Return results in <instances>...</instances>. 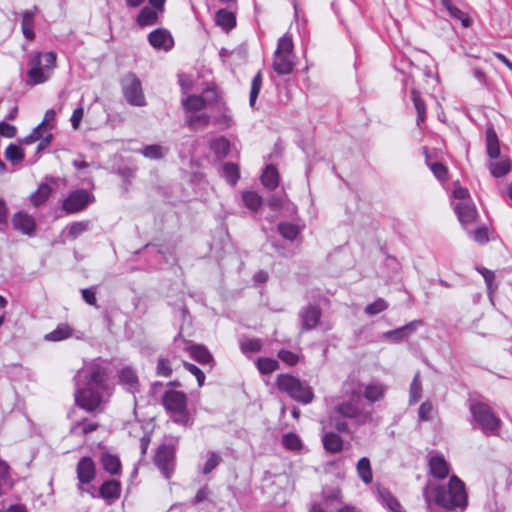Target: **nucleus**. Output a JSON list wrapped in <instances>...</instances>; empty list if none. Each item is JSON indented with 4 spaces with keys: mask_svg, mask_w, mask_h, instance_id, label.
Instances as JSON below:
<instances>
[{
    "mask_svg": "<svg viewBox=\"0 0 512 512\" xmlns=\"http://www.w3.org/2000/svg\"><path fill=\"white\" fill-rule=\"evenodd\" d=\"M453 209L465 230L477 225L479 215L472 201L456 202L453 204Z\"/></svg>",
    "mask_w": 512,
    "mask_h": 512,
    "instance_id": "9d476101",
    "label": "nucleus"
},
{
    "mask_svg": "<svg viewBox=\"0 0 512 512\" xmlns=\"http://www.w3.org/2000/svg\"><path fill=\"white\" fill-rule=\"evenodd\" d=\"M56 116V112L53 109H49L45 112L43 121L37 126L41 127V131L45 134L51 133L52 125L51 122L54 121Z\"/></svg>",
    "mask_w": 512,
    "mask_h": 512,
    "instance_id": "bf43d9fd",
    "label": "nucleus"
},
{
    "mask_svg": "<svg viewBox=\"0 0 512 512\" xmlns=\"http://www.w3.org/2000/svg\"><path fill=\"white\" fill-rule=\"evenodd\" d=\"M256 365L262 374H270L279 368L278 361L268 357L258 358Z\"/></svg>",
    "mask_w": 512,
    "mask_h": 512,
    "instance_id": "a19ab883",
    "label": "nucleus"
},
{
    "mask_svg": "<svg viewBox=\"0 0 512 512\" xmlns=\"http://www.w3.org/2000/svg\"><path fill=\"white\" fill-rule=\"evenodd\" d=\"M215 23L227 32L235 27L236 17L233 12L226 9H220L215 14Z\"/></svg>",
    "mask_w": 512,
    "mask_h": 512,
    "instance_id": "5701e85b",
    "label": "nucleus"
},
{
    "mask_svg": "<svg viewBox=\"0 0 512 512\" xmlns=\"http://www.w3.org/2000/svg\"><path fill=\"white\" fill-rule=\"evenodd\" d=\"M119 381L131 393H134L137 390L138 377L135 371L131 368L126 367L119 372Z\"/></svg>",
    "mask_w": 512,
    "mask_h": 512,
    "instance_id": "393cba45",
    "label": "nucleus"
},
{
    "mask_svg": "<svg viewBox=\"0 0 512 512\" xmlns=\"http://www.w3.org/2000/svg\"><path fill=\"white\" fill-rule=\"evenodd\" d=\"M278 358L289 366H295L299 361V355L286 349L278 352Z\"/></svg>",
    "mask_w": 512,
    "mask_h": 512,
    "instance_id": "6e6d98bb",
    "label": "nucleus"
},
{
    "mask_svg": "<svg viewBox=\"0 0 512 512\" xmlns=\"http://www.w3.org/2000/svg\"><path fill=\"white\" fill-rule=\"evenodd\" d=\"M121 495V483L111 479L104 481L99 488V496L108 504L114 503Z\"/></svg>",
    "mask_w": 512,
    "mask_h": 512,
    "instance_id": "2eb2a0df",
    "label": "nucleus"
},
{
    "mask_svg": "<svg viewBox=\"0 0 512 512\" xmlns=\"http://www.w3.org/2000/svg\"><path fill=\"white\" fill-rule=\"evenodd\" d=\"M488 167L491 174L499 178L505 176L510 171L511 165L508 159H501L496 162H490Z\"/></svg>",
    "mask_w": 512,
    "mask_h": 512,
    "instance_id": "f704fd0d",
    "label": "nucleus"
},
{
    "mask_svg": "<svg viewBox=\"0 0 512 512\" xmlns=\"http://www.w3.org/2000/svg\"><path fill=\"white\" fill-rule=\"evenodd\" d=\"M486 151L491 159H497L500 156L499 140L492 127L486 130Z\"/></svg>",
    "mask_w": 512,
    "mask_h": 512,
    "instance_id": "b1692460",
    "label": "nucleus"
},
{
    "mask_svg": "<svg viewBox=\"0 0 512 512\" xmlns=\"http://www.w3.org/2000/svg\"><path fill=\"white\" fill-rule=\"evenodd\" d=\"M283 446L292 451H298L302 447L300 438L294 433H287L282 436Z\"/></svg>",
    "mask_w": 512,
    "mask_h": 512,
    "instance_id": "8fccbe9b",
    "label": "nucleus"
},
{
    "mask_svg": "<svg viewBox=\"0 0 512 512\" xmlns=\"http://www.w3.org/2000/svg\"><path fill=\"white\" fill-rule=\"evenodd\" d=\"M261 182L269 190L275 189L279 184V174L277 169L272 165H267L261 175Z\"/></svg>",
    "mask_w": 512,
    "mask_h": 512,
    "instance_id": "c756f323",
    "label": "nucleus"
},
{
    "mask_svg": "<svg viewBox=\"0 0 512 512\" xmlns=\"http://www.w3.org/2000/svg\"><path fill=\"white\" fill-rule=\"evenodd\" d=\"M245 206L251 211H257L262 206V197L254 191H246L242 194Z\"/></svg>",
    "mask_w": 512,
    "mask_h": 512,
    "instance_id": "e433bc0d",
    "label": "nucleus"
},
{
    "mask_svg": "<svg viewBox=\"0 0 512 512\" xmlns=\"http://www.w3.org/2000/svg\"><path fill=\"white\" fill-rule=\"evenodd\" d=\"M422 324L421 320H414L398 329L391 330L385 332L383 335L385 338L391 339L395 342H398L407 336H409L412 332H414L420 325Z\"/></svg>",
    "mask_w": 512,
    "mask_h": 512,
    "instance_id": "f3484780",
    "label": "nucleus"
},
{
    "mask_svg": "<svg viewBox=\"0 0 512 512\" xmlns=\"http://www.w3.org/2000/svg\"><path fill=\"white\" fill-rule=\"evenodd\" d=\"M189 355L198 363L205 365L213 362V357L206 347L202 345H192L187 348Z\"/></svg>",
    "mask_w": 512,
    "mask_h": 512,
    "instance_id": "bb28decb",
    "label": "nucleus"
},
{
    "mask_svg": "<svg viewBox=\"0 0 512 512\" xmlns=\"http://www.w3.org/2000/svg\"><path fill=\"white\" fill-rule=\"evenodd\" d=\"M429 167L437 179H439V180L447 179L448 170L445 165H443L442 163L435 162V163L429 164Z\"/></svg>",
    "mask_w": 512,
    "mask_h": 512,
    "instance_id": "e2e57ef3",
    "label": "nucleus"
},
{
    "mask_svg": "<svg viewBox=\"0 0 512 512\" xmlns=\"http://www.w3.org/2000/svg\"><path fill=\"white\" fill-rule=\"evenodd\" d=\"M162 404L174 422L188 425L190 418L187 411V396L176 390H168L162 397Z\"/></svg>",
    "mask_w": 512,
    "mask_h": 512,
    "instance_id": "6e6552de",
    "label": "nucleus"
},
{
    "mask_svg": "<svg viewBox=\"0 0 512 512\" xmlns=\"http://www.w3.org/2000/svg\"><path fill=\"white\" fill-rule=\"evenodd\" d=\"M386 392L385 385L379 382H372L363 388L362 394L367 401L373 403L381 400Z\"/></svg>",
    "mask_w": 512,
    "mask_h": 512,
    "instance_id": "4be33fe9",
    "label": "nucleus"
},
{
    "mask_svg": "<svg viewBox=\"0 0 512 512\" xmlns=\"http://www.w3.org/2000/svg\"><path fill=\"white\" fill-rule=\"evenodd\" d=\"M427 508L432 504L453 510L467 506V494L464 483L456 476H451L447 486L427 485L423 492Z\"/></svg>",
    "mask_w": 512,
    "mask_h": 512,
    "instance_id": "7ed1b4c3",
    "label": "nucleus"
},
{
    "mask_svg": "<svg viewBox=\"0 0 512 512\" xmlns=\"http://www.w3.org/2000/svg\"><path fill=\"white\" fill-rule=\"evenodd\" d=\"M470 237L479 244H484L489 241L488 230L485 226L477 227L475 230L470 228L466 230Z\"/></svg>",
    "mask_w": 512,
    "mask_h": 512,
    "instance_id": "603ef678",
    "label": "nucleus"
},
{
    "mask_svg": "<svg viewBox=\"0 0 512 512\" xmlns=\"http://www.w3.org/2000/svg\"><path fill=\"white\" fill-rule=\"evenodd\" d=\"M363 385L359 380L350 378L343 383L342 401L335 408L343 418L349 419L351 424L359 427L372 421V411L361 406Z\"/></svg>",
    "mask_w": 512,
    "mask_h": 512,
    "instance_id": "f03ea898",
    "label": "nucleus"
},
{
    "mask_svg": "<svg viewBox=\"0 0 512 512\" xmlns=\"http://www.w3.org/2000/svg\"><path fill=\"white\" fill-rule=\"evenodd\" d=\"M93 201V195L84 189H79L68 195L62 207L67 213L72 214L84 210Z\"/></svg>",
    "mask_w": 512,
    "mask_h": 512,
    "instance_id": "9b49d317",
    "label": "nucleus"
},
{
    "mask_svg": "<svg viewBox=\"0 0 512 512\" xmlns=\"http://www.w3.org/2000/svg\"><path fill=\"white\" fill-rule=\"evenodd\" d=\"M182 104L185 110L192 112L199 111L206 107L205 99H203L201 95H190L182 101Z\"/></svg>",
    "mask_w": 512,
    "mask_h": 512,
    "instance_id": "4c0bfd02",
    "label": "nucleus"
},
{
    "mask_svg": "<svg viewBox=\"0 0 512 512\" xmlns=\"http://www.w3.org/2000/svg\"><path fill=\"white\" fill-rule=\"evenodd\" d=\"M422 395V384L419 373H416L410 385V404L419 401Z\"/></svg>",
    "mask_w": 512,
    "mask_h": 512,
    "instance_id": "09e8293b",
    "label": "nucleus"
},
{
    "mask_svg": "<svg viewBox=\"0 0 512 512\" xmlns=\"http://www.w3.org/2000/svg\"><path fill=\"white\" fill-rule=\"evenodd\" d=\"M429 468L432 476L438 479H444L449 473V465L441 456L430 458Z\"/></svg>",
    "mask_w": 512,
    "mask_h": 512,
    "instance_id": "412c9836",
    "label": "nucleus"
},
{
    "mask_svg": "<svg viewBox=\"0 0 512 512\" xmlns=\"http://www.w3.org/2000/svg\"><path fill=\"white\" fill-rule=\"evenodd\" d=\"M278 231L285 239L293 241L300 233V227L289 222H281Z\"/></svg>",
    "mask_w": 512,
    "mask_h": 512,
    "instance_id": "58836bf2",
    "label": "nucleus"
},
{
    "mask_svg": "<svg viewBox=\"0 0 512 512\" xmlns=\"http://www.w3.org/2000/svg\"><path fill=\"white\" fill-rule=\"evenodd\" d=\"M30 68L27 72L28 83L37 85L46 82L56 66V53L49 51L36 53L29 62Z\"/></svg>",
    "mask_w": 512,
    "mask_h": 512,
    "instance_id": "39448f33",
    "label": "nucleus"
},
{
    "mask_svg": "<svg viewBox=\"0 0 512 512\" xmlns=\"http://www.w3.org/2000/svg\"><path fill=\"white\" fill-rule=\"evenodd\" d=\"M262 82H263V78H262V72L259 71L252 79V83H251V90H250V97H249V104L250 106L253 108L255 103H256V100H257V97L261 91V88H262Z\"/></svg>",
    "mask_w": 512,
    "mask_h": 512,
    "instance_id": "c03bdc74",
    "label": "nucleus"
},
{
    "mask_svg": "<svg viewBox=\"0 0 512 512\" xmlns=\"http://www.w3.org/2000/svg\"><path fill=\"white\" fill-rule=\"evenodd\" d=\"M76 473L79 481V490L82 491V485L89 484L96 476V466L92 458L88 456L80 458L76 466Z\"/></svg>",
    "mask_w": 512,
    "mask_h": 512,
    "instance_id": "f8f14e48",
    "label": "nucleus"
},
{
    "mask_svg": "<svg viewBox=\"0 0 512 512\" xmlns=\"http://www.w3.org/2000/svg\"><path fill=\"white\" fill-rule=\"evenodd\" d=\"M149 43L156 49L169 50L173 46V39L165 29H156L148 36Z\"/></svg>",
    "mask_w": 512,
    "mask_h": 512,
    "instance_id": "dca6fc26",
    "label": "nucleus"
},
{
    "mask_svg": "<svg viewBox=\"0 0 512 512\" xmlns=\"http://www.w3.org/2000/svg\"><path fill=\"white\" fill-rule=\"evenodd\" d=\"M411 99L413 101L414 107L417 111V125L420 126L421 122L425 120L426 117V106L425 102L422 99L420 93L413 89L411 91Z\"/></svg>",
    "mask_w": 512,
    "mask_h": 512,
    "instance_id": "72a5a7b5",
    "label": "nucleus"
},
{
    "mask_svg": "<svg viewBox=\"0 0 512 512\" xmlns=\"http://www.w3.org/2000/svg\"><path fill=\"white\" fill-rule=\"evenodd\" d=\"M294 44L289 33L284 34L277 44L272 58V69L278 75H289L295 67Z\"/></svg>",
    "mask_w": 512,
    "mask_h": 512,
    "instance_id": "20e7f679",
    "label": "nucleus"
},
{
    "mask_svg": "<svg viewBox=\"0 0 512 512\" xmlns=\"http://www.w3.org/2000/svg\"><path fill=\"white\" fill-rule=\"evenodd\" d=\"M469 410L474 426L480 428L486 435H497L502 421L488 404L479 401L472 402Z\"/></svg>",
    "mask_w": 512,
    "mask_h": 512,
    "instance_id": "423d86ee",
    "label": "nucleus"
},
{
    "mask_svg": "<svg viewBox=\"0 0 512 512\" xmlns=\"http://www.w3.org/2000/svg\"><path fill=\"white\" fill-rule=\"evenodd\" d=\"M387 308H388V303L384 299L379 298L376 301H374L373 303L367 305L365 308V312L368 315H376V314L386 310Z\"/></svg>",
    "mask_w": 512,
    "mask_h": 512,
    "instance_id": "4d7b16f0",
    "label": "nucleus"
},
{
    "mask_svg": "<svg viewBox=\"0 0 512 512\" xmlns=\"http://www.w3.org/2000/svg\"><path fill=\"white\" fill-rule=\"evenodd\" d=\"M13 225L15 229L22 231L24 234H30L35 228V221L33 217L26 213H16L13 216Z\"/></svg>",
    "mask_w": 512,
    "mask_h": 512,
    "instance_id": "aec40b11",
    "label": "nucleus"
},
{
    "mask_svg": "<svg viewBox=\"0 0 512 512\" xmlns=\"http://www.w3.org/2000/svg\"><path fill=\"white\" fill-rule=\"evenodd\" d=\"M240 348L244 354L256 353L261 351L262 341L257 338L244 339L241 341Z\"/></svg>",
    "mask_w": 512,
    "mask_h": 512,
    "instance_id": "de8ad7c7",
    "label": "nucleus"
},
{
    "mask_svg": "<svg viewBox=\"0 0 512 512\" xmlns=\"http://www.w3.org/2000/svg\"><path fill=\"white\" fill-rule=\"evenodd\" d=\"M75 403L87 412H94L105 404L112 394L107 372L100 361L86 363L75 375Z\"/></svg>",
    "mask_w": 512,
    "mask_h": 512,
    "instance_id": "f257e3e1",
    "label": "nucleus"
},
{
    "mask_svg": "<svg viewBox=\"0 0 512 512\" xmlns=\"http://www.w3.org/2000/svg\"><path fill=\"white\" fill-rule=\"evenodd\" d=\"M441 4L449 12L451 17L458 19L461 22L464 28H468L471 26L472 21L470 17L462 10H460L458 7L453 5L451 0H441Z\"/></svg>",
    "mask_w": 512,
    "mask_h": 512,
    "instance_id": "a878e982",
    "label": "nucleus"
},
{
    "mask_svg": "<svg viewBox=\"0 0 512 512\" xmlns=\"http://www.w3.org/2000/svg\"><path fill=\"white\" fill-rule=\"evenodd\" d=\"M5 157L12 163H18L24 158V153L20 146L10 144L5 150Z\"/></svg>",
    "mask_w": 512,
    "mask_h": 512,
    "instance_id": "3c124183",
    "label": "nucleus"
},
{
    "mask_svg": "<svg viewBox=\"0 0 512 512\" xmlns=\"http://www.w3.org/2000/svg\"><path fill=\"white\" fill-rule=\"evenodd\" d=\"M301 326L303 330L316 328L321 317V309L315 305H308L300 312Z\"/></svg>",
    "mask_w": 512,
    "mask_h": 512,
    "instance_id": "4468645a",
    "label": "nucleus"
},
{
    "mask_svg": "<svg viewBox=\"0 0 512 512\" xmlns=\"http://www.w3.org/2000/svg\"><path fill=\"white\" fill-rule=\"evenodd\" d=\"M184 367L196 377L199 386L204 384L205 375L196 365L184 362Z\"/></svg>",
    "mask_w": 512,
    "mask_h": 512,
    "instance_id": "338daca9",
    "label": "nucleus"
},
{
    "mask_svg": "<svg viewBox=\"0 0 512 512\" xmlns=\"http://www.w3.org/2000/svg\"><path fill=\"white\" fill-rule=\"evenodd\" d=\"M21 16V30L24 37L28 40H33L35 38V34L33 31L34 27V12L33 11H23L20 14Z\"/></svg>",
    "mask_w": 512,
    "mask_h": 512,
    "instance_id": "c85d7f7f",
    "label": "nucleus"
},
{
    "mask_svg": "<svg viewBox=\"0 0 512 512\" xmlns=\"http://www.w3.org/2000/svg\"><path fill=\"white\" fill-rule=\"evenodd\" d=\"M51 192H52V188L48 184L42 183L38 187L36 192H34L31 195L32 204L36 207L42 205L48 199Z\"/></svg>",
    "mask_w": 512,
    "mask_h": 512,
    "instance_id": "c9c22d12",
    "label": "nucleus"
},
{
    "mask_svg": "<svg viewBox=\"0 0 512 512\" xmlns=\"http://www.w3.org/2000/svg\"><path fill=\"white\" fill-rule=\"evenodd\" d=\"M382 503L392 512H404L398 500L387 490L379 492Z\"/></svg>",
    "mask_w": 512,
    "mask_h": 512,
    "instance_id": "37998d69",
    "label": "nucleus"
},
{
    "mask_svg": "<svg viewBox=\"0 0 512 512\" xmlns=\"http://www.w3.org/2000/svg\"><path fill=\"white\" fill-rule=\"evenodd\" d=\"M83 115L84 109L82 105L73 111L72 116L70 118L73 129L77 130L79 128Z\"/></svg>",
    "mask_w": 512,
    "mask_h": 512,
    "instance_id": "774afa93",
    "label": "nucleus"
},
{
    "mask_svg": "<svg viewBox=\"0 0 512 512\" xmlns=\"http://www.w3.org/2000/svg\"><path fill=\"white\" fill-rule=\"evenodd\" d=\"M52 134L47 133L45 134L43 131H41V127H36L30 135L24 138L23 142L25 144H31L36 141H40L37 145V151H41L45 149L51 142Z\"/></svg>",
    "mask_w": 512,
    "mask_h": 512,
    "instance_id": "6ab92c4d",
    "label": "nucleus"
},
{
    "mask_svg": "<svg viewBox=\"0 0 512 512\" xmlns=\"http://www.w3.org/2000/svg\"><path fill=\"white\" fill-rule=\"evenodd\" d=\"M121 85L124 97L129 104L139 107L146 104L141 81L134 73L126 74L121 81Z\"/></svg>",
    "mask_w": 512,
    "mask_h": 512,
    "instance_id": "1a4fd4ad",
    "label": "nucleus"
},
{
    "mask_svg": "<svg viewBox=\"0 0 512 512\" xmlns=\"http://www.w3.org/2000/svg\"><path fill=\"white\" fill-rule=\"evenodd\" d=\"M212 148L218 155L225 156L229 152V142L223 137L217 138L213 141Z\"/></svg>",
    "mask_w": 512,
    "mask_h": 512,
    "instance_id": "052dcab7",
    "label": "nucleus"
},
{
    "mask_svg": "<svg viewBox=\"0 0 512 512\" xmlns=\"http://www.w3.org/2000/svg\"><path fill=\"white\" fill-rule=\"evenodd\" d=\"M157 375L163 377H169L172 373V368L169 360L165 358H159L156 367Z\"/></svg>",
    "mask_w": 512,
    "mask_h": 512,
    "instance_id": "680f3d73",
    "label": "nucleus"
},
{
    "mask_svg": "<svg viewBox=\"0 0 512 512\" xmlns=\"http://www.w3.org/2000/svg\"><path fill=\"white\" fill-rule=\"evenodd\" d=\"M157 21V13L148 8H143L137 17V22L141 26H149L155 24Z\"/></svg>",
    "mask_w": 512,
    "mask_h": 512,
    "instance_id": "49530a36",
    "label": "nucleus"
},
{
    "mask_svg": "<svg viewBox=\"0 0 512 512\" xmlns=\"http://www.w3.org/2000/svg\"><path fill=\"white\" fill-rule=\"evenodd\" d=\"M205 99V105L210 106L218 100V91L215 87H208L201 95Z\"/></svg>",
    "mask_w": 512,
    "mask_h": 512,
    "instance_id": "69168bd1",
    "label": "nucleus"
},
{
    "mask_svg": "<svg viewBox=\"0 0 512 512\" xmlns=\"http://www.w3.org/2000/svg\"><path fill=\"white\" fill-rule=\"evenodd\" d=\"M358 476L365 484H370L373 479L370 460L367 457L361 458L356 466Z\"/></svg>",
    "mask_w": 512,
    "mask_h": 512,
    "instance_id": "473e14b6",
    "label": "nucleus"
},
{
    "mask_svg": "<svg viewBox=\"0 0 512 512\" xmlns=\"http://www.w3.org/2000/svg\"><path fill=\"white\" fill-rule=\"evenodd\" d=\"M221 457L216 452H210L209 457L207 461L204 464L203 467V473L209 474L211 471H213L220 463Z\"/></svg>",
    "mask_w": 512,
    "mask_h": 512,
    "instance_id": "13d9d810",
    "label": "nucleus"
},
{
    "mask_svg": "<svg viewBox=\"0 0 512 512\" xmlns=\"http://www.w3.org/2000/svg\"><path fill=\"white\" fill-rule=\"evenodd\" d=\"M100 463L103 469L111 476H116L121 473V461L117 455L109 452H103L100 456Z\"/></svg>",
    "mask_w": 512,
    "mask_h": 512,
    "instance_id": "a211bd4d",
    "label": "nucleus"
},
{
    "mask_svg": "<svg viewBox=\"0 0 512 512\" xmlns=\"http://www.w3.org/2000/svg\"><path fill=\"white\" fill-rule=\"evenodd\" d=\"M141 153L146 158L157 160L164 157V155L167 153V149L164 148L161 145L153 144V145H147L142 150Z\"/></svg>",
    "mask_w": 512,
    "mask_h": 512,
    "instance_id": "ea45409f",
    "label": "nucleus"
},
{
    "mask_svg": "<svg viewBox=\"0 0 512 512\" xmlns=\"http://www.w3.org/2000/svg\"><path fill=\"white\" fill-rule=\"evenodd\" d=\"M435 415V409L431 402H423L418 410V417L420 421H430Z\"/></svg>",
    "mask_w": 512,
    "mask_h": 512,
    "instance_id": "5fc2aeb1",
    "label": "nucleus"
},
{
    "mask_svg": "<svg viewBox=\"0 0 512 512\" xmlns=\"http://www.w3.org/2000/svg\"><path fill=\"white\" fill-rule=\"evenodd\" d=\"M322 442L325 450L330 453H338L343 448L342 438L333 432L325 433L323 435Z\"/></svg>",
    "mask_w": 512,
    "mask_h": 512,
    "instance_id": "cd10ccee",
    "label": "nucleus"
},
{
    "mask_svg": "<svg viewBox=\"0 0 512 512\" xmlns=\"http://www.w3.org/2000/svg\"><path fill=\"white\" fill-rule=\"evenodd\" d=\"M209 122V117L206 114L192 115L188 119V124L191 128L197 129L199 126H206Z\"/></svg>",
    "mask_w": 512,
    "mask_h": 512,
    "instance_id": "0e129e2a",
    "label": "nucleus"
},
{
    "mask_svg": "<svg viewBox=\"0 0 512 512\" xmlns=\"http://www.w3.org/2000/svg\"><path fill=\"white\" fill-rule=\"evenodd\" d=\"M155 464L161 470L162 474L169 479L174 468L173 450L166 445L160 446L155 455Z\"/></svg>",
    "mask_w": 512,
    "mask_h": 512,
    "instance_id": "ddd939ff",
    "label": "nucleus"
},
{
    "mask_svg": "<svg viewBox=\"0 0 512 512\" xmlns=\"http://www.w3.org/2000/svg\"><path fill=\"white\" fill-rule=\"evenodd\" d=\"M222 174L231 185H235L240 177L238 166L230 162L223 165Z\"/></svg>",
    "mask_w": 512,
    "mask_h": 512,
    "instance_id": "a18cd8bd",
    "label": "nucleus"
},
{
    "mask_svg": "<svg viewBox=\"0 0 512 512\" xmlns=\"http://www.w3.org/2000/svg\"><path fill=\"white\" fill-rule=\"evenodd\" d=\"M276 385L280 391L287 393L292 399L302 404H309L314 398L312 388L292 375L280 374L277 377Z\"/></svg>",
    "mask_w": 512,
    "mask_h": 512,
    "instance_id": "0eeeda50",
    "label": "nucleus"
},
{
    "mask_svg": "<svg viewBox=\"0 0 512 512\" xmlns=\"http://www.w3.org/2000/svg\"><path fill=\"white\" fill-rule=\"evenodd\" d=\"M72 328L67 324H61L57 326L52 332L45 335V340L58 342L68 339L72 336Z\"/></svg>",
    "mask_w": 512,
    "mask_h": 512,
    "instance_id": "2f4dec72",
    "label": "nucleus"
},
{
    "mask_svg": "<svg viewBox=\"0 0 512 512\" xmlns=\"http://www.w3.org/2000/svg\"><path fill=\"white\" fill-rule=\"evenodd\" d=\"M88 227V221L73 222L67 227V233L71 239H76L79 235L87 231Z\"/></svg>",
    "mask_w": 512,
    "mask_h": 512,
    "instance_id": "864d4df0",
    "label": "nucleus"
},
{
    "mask_svg": "<svg viewBox=\"0 0 512 512\" xmlns=\"http://www.w3.org/2000/svg\"><path fill=\"white\" fill-rule=\"evenodd\" d=\"M98 428V423L89 421L88 419H84L82 421H77L72 424L70 428V432L76 436H84L95 431Z\"/></svg>",
    "mask_w": 512,
    "mask_h": 512,
    "instance_id": "7c9ffc66",
    "label": "nucleus"
},
{
    "mask_svg": "<svg viewBox=\"0 0 512 512\" xmlns=\"http://www.w3.org/2000/svg\"><path fill=\"white\" fill-rule=\"evenodd\" d=\"M382 503L392 512H404L398 500L387 490L379 492Z\"/></svg>",
    "mask_w": 512,
    "mask_h": 512,
    "instance_id": "79ce46f5",
    "label": "nucleus"
}]
</instances>
